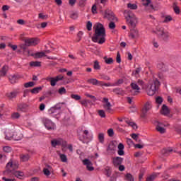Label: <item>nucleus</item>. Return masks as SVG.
<instances>
[{
    "label": "nucleus",
    "mask_w": 181,
    "mask_h": 181,
    "mask_svg": "<svg viewBox=\"0 0 181 181\" xmlns=\"http://www.w3.org/2000/svg\"><path fill=\"white\" fill-rule=\"evenodd\" d=\"M115 23H114V21H111L109 23V29H111L112 30H114V28H115Z\"/></svg>",
    "instance_id": "13d9d810"
},
{
    "label": "nucleus",
    "mask_w": 181,
    "mask_h": 181,
    "mask_svg": "<svg viewBox=\"0 0 181 181\" xmlns=\"http://www.w3.org/2000/svg\"><path fill=\"white\" fill-rule=\"evenodd\" d=\"M48 112L50 115H54V117H56V114H57V109L53 107H51L49 110Z\"/></svg>",
    "instance_id": "f704fd0d"
},
{
    "label": "nucleus",
    "mask_w": 181,
    "mask_h": 181,
    "mask_svg": "<svg viewBox=\"0 0 181 181\" xmlns=\"http://www.w3.org/2000/svg\"><path fill=\"white\" fill-rule=\"evenodd\" d=\"M6 73H8V66L4 65L1 70H0V77H5Z\"/></svg>",
    "instance_id": "b1692460"
},
{
    "label": "nucleus",
    "mask_w": 181,
    "mask_h": 181,
    "mask_svg": "<svg viewBox=\"0 0 181 181\" xmlns=\"http://www.w3.org/2000/svg\"><path fill=\"white\" fill-rule=\"evenodd\" d=\"M105 175L107 177H110V176H111V169L110 168V167H107L105 168Z\"/></svg>",
    "instance_id": "37998d69"
},
{
    "label": "nucleus",
    "mask_w": 181,
    "mask_h": 181,
    "mask_svg": "<svg viewBox=\"0 0 181 181\" xmlns=\"http://www.w3.org/2000/svg\"><path fill=\"white\" fill-rule=\"evenodd\" d=\"M124 179H125V180H127V181H134V176H132V175H131V173H127L124 176Z\"/></svg>",
    "instance_id": "c9c22d12"
},
{
    "label": "nucleus",
    "mask_w": 181,
    "mask_h": 181,
    "mask_svg": "<svg viewBox=\"0 0 181 181\" xmlns=\"http://www.w3.org/2000/svg\"><path fill=\"white\" fill-rule=\"evenodd\" d=\"M88 84H93V86H100V81L95 78H90L87 80Z\"/></svg>",
    "instance_id": "393cba45"
},
{
    "label": "nucleus",
    "mask_w": 181,
    "mask_h": 181,
    "mask_svg": "<svg viewBox=\"0 0 181 181\" xmlns=\"http://www.w3.org/2000/svg\"><path fill=\"white\" fill-rule=\"evenodd\" d=\"M42 122L43 125H45V128L48 129V131H54V129H56V124L52 122V121L49 119L44 117L42 119Z\"/></svg>",
    "instance_id": "423d86ee"
},
{
    "label": "nucleus",
    "mask_w": 181,
    "mask_h": 181,
    "mask_svg": "<svg viewBox=\"0 0 181 181\" xmlns=\"http://www.w3.org/2000/svg\"><path fill=\"white\" fill-rule=\"evenodd\" d=\"M98 115L101 118H105V112L103 110H98Z\"/></svg>",
    "instance_id": "6e6d98bb"
},
{
    "label": "nucleus",
    "mask_w": 181,
    "mask_h": 181,
    "mask_svg": "<svg viewBox=\"0 0 181 181\" xmlns=\"http://www.w3.org/2000/svg\"><path fill=\"white\" fill-rule=\"evenodd\" d=\"M5 139L7 141H11V142H18V141H21L22 137L21 136H6Z\"/></svg>",
    "instance_id": "412c9836"
},
{
    "label": "nucleus",
    "mask_w": 181,
    "mask_h": 181,
    "mask_svg": "<svg viewBox=\"0 0 181 181\" xmlns=\"http://www.w3.org/2000/svg\"><path fill=\"white\" fill-rule=\"evenodd\" d=\"M80 104H81L83 107H85V108H88V104H91V101L90 100L84 99L80 100Z\"/></svg>",
    "instance_id": "c85d7f7f"
},
{
    "label": "nucleus",
    "mask_w": 181,
    "mask_h": 181,
    "mask_svg": "<svg viewBox=\"0 0 181 181\" xmlns=\"http://www.w3.org/2000/svg\"><path fill=\"white\" fill-rule=\"evenodd\" d=\"M156 35L161 40L164 42H168L169 40V37H170V34L168 31H165L163 28H157L156 31Z\"/></svg>",
    "instance_id": "39448f33"
},
{
    "label": "nucleus",
    "mask_w": 181,
    "mask_h": 181,
    "mask_svg": "<svg viewBox=\"0 0 181 181\" xmlns=\"http://www.w3.org/2000/svg\"><path fill=\"white\" fill-rule=\"evenodd\" d=\"M18 111H21V112H28L29 110V104L28 103H20L18 105Z\"/></svg>",
    "instance_id": "4468645a"
},
{
    "label": "nucleus",
    "mask_w": 181,
    "mask_h": 181,
    "mask_svg": "<svg viewBox=\"0 0 181 181\" xmlns=\"http://www.w3.org/2000/svg\"><path fill=\"white\" fill-rule=\"evenodd\" d=\"M18 94H19V89L7 93L6 97H7L8 100H12L13 98H16Z\"/></svg>",
    "instance_id": "dca6fc26"
},
{
    "label": "nucleus",
    "mask_w": 181,
    "mask_h": 181,
    "mask_svg": "<svg viewBox=\"0 0 181 181\" xmlns=\"http://www.w3.org/2000/svg\"><path fill=\"white\" fill-rule=\"evenodd\" d=\"M127 124H128V125H129V127H132V128H133V129H136V128H138V126H136V124H135L133 122H131L129 120H126Z\"/></svg>",
    "instance_id": "e433bc0d"
},
{
    "label": "nucleus",
    "mask_w": 181,
    "mask_h": 181,
    "mask_svg": "<svg viewBox=\"0 0 181 181\" xmlns=\"http://www.w3.org/2000/svg\"><path fill=\"white\" fill-rule=\"evenodd\" d=\"M91 11H92V13L93 14L97 13V4L93 5Z\"/></svg>",
    "instance_id": "bf43d9fd"
},
{
    "label": "nucleus",
    "mask_w": 181,
    "mask_h": 181,
    "mask_svg": "<svg viewBox=\"0 0 181 181\" xmlns=\"http://www.w3.org/2000/svg\"><path fill=\"white\" fill-rule=\"evenodd\" d=\"M159 175H160V173H153L152 175H151L148 177H147L146 181H153L155 180V178H156L157 177L159 176Z\"/></svg>",
    "instance_id": "5701e85b"
},
{
    "label": "nucleus",
    "mask_w": 181,
    "mask_h": 181,
    "mask_svg": "<svg viewBox=\"0 0 181 181\" xmlns=\"http://www.w3.org/2000/svg\"><path fill=\"white\" fill-rule=\"evenodd\" d=\"M21 78V76L19 74H13L8 76V80L11 84H16L19 79Z\"/></svg>",
    "instance_id": "2eb2a0df"
},
{
    "label": "nucleus",
    "mask_w": 181,
    "mask_h": 181,
    "mask_svg": "<svg viewBox=\"0 0 181 181\" xmlns=\"http://www.w3.org/2000/svg\"><path fill=\"white\" fill-rule=\"evenodd\" d=\"M113 93H116L117 95H124L125 93L121 88H115L113 89Z\"/></svg>",
    "instance_id": "cd10ccee"
},
{
    "label": "nucleus",
    "mask_w": 181,
    "mask_h": 181,
    "mask_svg": "<svg viewBox=\"0 0 181 181\" xmlns=\"http://www.w3.org/2000/svg\"><path fill=\"white\" fill-rule=\"evenodd\" d=\"M112 106H103V108L105 110L106 112H112Z\"/></svg>",
    "instance_id": "603ef678"
},
{
    "label": "nucleus",
    "mask_w": 181,
    "mask_h": 181,
    "mask_svg": "<svg viewBox=\"0 0 181 181\" xmlns=\"http://www.w3.org/2000/svg\"><path fill=\"white\" fill-rule=\"evenodd\" d=\"M38 18L40 19H46V18H47V16H45L43 13H40L38 14Z\"/></svg>",
    "instance_id": "338daca9"
},
{
    "label": "nucleus",
    "mask_w": 181,
    "mask_h": 181,
    "mask_svg": "<svg viewBox=\"0 0 181 181\" xmlns=\"http://www.w3.org/2000/svg\"><path fill=\"white\" fill-rule=\"evenodd\" d=\"M152 109V102L148 101L144 104V106L142 109V115L141 117L143 118H145L146 117V114H148V111H151Z\"/></svg>",
    "instance_id": "6e6552de"
},
{
    "label": "nucleus",
    "mask_w": 181,
    "mask_h": 181,
    "mask_svg": "<svg viewBox=\"0 0 181 181\" xmlns=\"http://www.w3.org/2000/svg\"><path fill=\"white\" fill-rule=\"evenodd\" d=\"M104 60L106 64H112V63H114V59L112 58H107V57H105Z\"/></svg>",
    "instance_id": "79ce46f5"
},
{
    "label": "nucleus",
    "mask_w": 181,
    "mask_h": 181,
    "mask_svg": "<svg viewBox=\"0 0 181 181\" xmlns=\"http://www.w3.org/2000/svg\"><path fill=\"white\" fill-rule=\"evenodd\" d=\"M42 90H43V87L42 86L35 87L30 90V93H32V94H39Z\"/></svg>",
    "instance_id": "7c9ffc66"
},
{
    "label": "nucleus",
    "mask_w": 181,
    "mask_h": 181,
    "mask_svg": "<svg viewBox=\"0 0 181 181\" xmlns=\"http://www.w3.org/2000/svg\"><path fill=\"white\" fill-rule=\"evenodd\" d=\"M156 129L158 131V132H160V134H165L166 132V129L163 128V127H166V125L163 124V123H161L160 122H156Z\"/></svg>",
    "instance_id": "ddd939ff"
},
{
    "label": "nucleus",
    "mask_w": 181,
    "mask_h": 181,
    "mask_svg": "<svg viewBox=\"0 0 181 181\" xmlns=\"http://www.w3.org/2000/svg\"><path fill=\"white\" fill-rule=\"evenodd\" d=\"M174 11L176 13V15H179V13H180V8H179V6H175L174 7Z\"/></svg>",
    "instance_id": "680f3d73"
},
{
    "label": "nucleus",
    "mask_w": 181,
    "mask_h": 181,
    "mask_svg": "<svg viewBox=\"0 0 181 181\" xmlns=\"http://www.w3.org/2000/svg\"><path fill=\"white\" fill-rule=\"evenodd\" d=\"M116 62L117 63H121V54H119V52H117Z\"/></svg>",
    "instance_id": "0e129e2a"
},
{
    "label": "nucleus",
    "mask_w": 181,
    "mask_h": 181,
    "mask_svg": "<svg viewBox=\"0 0 181 181\" xmlns=\"http://www.w3.org/2000/svg\"><path fill=\"white\" fill-rule=\"evenodd\" d=\"M63 78H64L63 75H58L55 78H47V80H49L52 87H54V86H56V84L57 83V81H61V80H63Z\"/></svg>",
    "instance_id": "9d476101"
},
{
    "label": "nucleus",
    "mask_w": 181,
    "mask_h": 181,
    "mask_svg": "<svg viewBox=\"0 0 181 181\" xmlns=\"http://www.w3.org/2000/svg\"><path fill=\"white\" fill-rule=\"evenodd\" d=\"M71 98H73L74 100H76V101H78V100H81V96L78 95L72 94L71 95Z\"/></svg>",
    "instance_id": "3c124183"
},
{
    "label": "nucleus",
    "mask_w": 181,
    "mask_h": 181,
    "mask_svg": "<svg viewBox=\"0 0 181 181\" xmlns=\"http://www.w3.org/2000/svg\"><path fill=\"white\" fill-rule=\"evenodd\" d=\"M93 69H95V70H100V69H101V67L100 66V63H98V61L94 62Z\"/></svg>",
    "instance_id": "de8ad7c7"
},
{
    "label": "nucleus",
    "mask_w": 181,
    "mask_h": 181,
    "mask_svg": "<svg viewBox=\"0 0 181 181\" xmlns=\"http://www.w3.org/2000/svg\"><path fill=\"white\" fill-rule=\"evenodd\" d=\"M19 168V163L18 161L14 160H10V161L6 165V170L4 173L6 175H9L10 176H15L18 179H22L24 176L23 172L16 171V169Z\"/></svg>",
    "instance_id": "7ed1b4c3"
},
{
    "label": "nucleus",
    "mask_w": 181,
    "mask_h": 181,
    "mask_svg": "<svg viewBox=\"0 0 181 181\" xmlns=\"http://www.w3.org/2000/svg\"><path fill=\"white\" fill-rule=\"evenodd\" d=\"M93 29L95 33L92 37V41H93L94 43H98V45H103V43H105L107 34L105 33L104 25L100 23H97L94 25Z\"/></svg>",
    "instance_id": "f03ea898"
},
{
    "label": "nucleus",
    "mask_w": 181,
    "mask_h": 181,
    "mask_svg": "<svg viewBox=\"0 0 181 181\" xmlns=\"http://www.w3.org/2000/svg\"><path fill=\"white\" fill-rule=\"evenodd\" d=\"M3 151L7 153H9V152H12V148L10 146H4L3 148Z\"/></svg>",
    "instance_id": "8fccbe9b"
},
{
    "label": "nucleus",
    "mask_w": 181,
    "mask_h": 181,
    "mask_svg": "<svg viewBox=\"0 0 181 181\" xmlns=\"http://www.w3.org/2000/svg\"><path fill=\"white\" fill-rule=\"evenodd\" d=\"M127 8L129 9H132L133 11H135V10L138 9V6L136 4L129 3V4H127Z\"/></svg>",
    "instance_id": "72a5a7b5"
},
{
    "label": "nucleus",
    "mask_w": 181,
    "mask_h": 181,
    "mask_svg": "<svg viewBox=\"0 0 181 181\" xmlns=\"http://www.w3.org/2000/svg\"><path fill=\"white\" fill-rule=\"evenodd\" d=\"M30 158V156H29V154L28 153L20 155V159L21 162H28V160H29Z\"/></svg>",
    "instance_id": "a878e982"
},
{
    "label": "nucleus",
    "mask_w": 181,
    "mask_h": 181,
    "mask_svg": "<svg viewBox=\"0 0 181 181\" xmlns=\"http://www.w3.org/2000/svg\"><path fill=\"white\" fill-rule=\"evenodd\" d=\"M159 87H160V82L158 78H153L152 80H150L146 89L148 95H155L156 91L159 90Z\"/></svg>",
    "instance_id": "20e7f679"
},
{
    "label": "nucleus",
    "mask_w": 181,
    "mask_h": 181,
    "mask_svg": "<svg viewBox=\"0 0 181 181\" xmlns=\"http://www.w3.org/2000/svg\"><path fill=\"white\" fill-rule=\"evenodd\" d=\"M124 15L130 28L129 37H131V39H138L139 37V31L135 28L138 22V18L135 14L129 10H125Z\"/></svg>",
    "instance_id": "f257e3e1"
},
{
    "label": "nucleus",
    "mask_w": 181,
    "mask_h": 181,
    "mask_svg": "<svg viewBox=\"0 0 181 181\" xmlns=\"http://www.w3.org/2000/svg\"><path fill=\"white\" fill-rule=\"evenodd\" d=\"M50 169H52L50 165H48V168L43 169L44 175H45V176H50Z\"/></svg>",
    "instance_id": "a19ab883"
},
{
    "label": "nucleus",
    "mask_w": 181,
    "mask_h": 181,
    "mask_svg": "<svg viewBox=\"0 0 181 181\" xmlns=\"http://www.w3.org/2000/svg\"><path fill=\"white\" fill-rule=\"evenodd\" d=\"M123 160H124V158H122L121 157L113 158L112 162H113L114 166H115V167L119 166L122 163Z\"/></svg>",
    "instance_id": "f3484780"
},
{
    "label": "nucleus",
    "mask_w": 181,
    "mask_h": 181,
    "mask_svg": "<svg viewBox=\"0 0 181 181\" xmlns=\"http://www.w3.org/2000/svg\"><path fill=\"white\" fill-rule=\"evenodd\" d=\"M40 42V40L37 38H28L25 40V45L28 47L36 46L37 45H39Z\"/></svg>",
    "instance_id": "1a4fd4ad"
},
{
    "label": "nucleus",
    "mask_w": 181,
    "mask_h": 181,
    "mask_svg": "<svg viewBox=\"0 0 181 181\" xmlns=\"http://www.w3.org/2000/svg\"><path fill=\"white\" fill-rule=\"evenodd\" d=\"M59 156L64 163H66V162H67V156H66L65 154L59 153Z\"/></svg>",
    "instance_id": "ea45409f"
},
{
    "label": "nucleus",
    "mask_w": 181,
    "mask_h": 181,
    "mask_svg": "<svg viewBox=\"0 0 181 181\" xmlns=\"http://www.w3.org/2000/svg\"><path fill=\"white\" fill-rule=\"evenodd\" d=\"M86 29H88V31H90L93 29V23H91V21H88L87 22Z\"/></svg>",
    "instance_id": "09e8293b"
},
{
    "label": "nucleus",
    "mask_w": 181,
    "mask_h": 181,
    "mask_svg": "<svg viewBox=\"0 0 181 181\" xmlns=\"http://www.w3.org/2000/svg\"><path fill=\"white\" fill-rule=\"evenodd\" d=\"M104 18L107 19V21H110L113 22H117L118 21L117 17H115V15L114 14V13L110 9L105 10Z\"/></svg>",
    "instance_id": "0eeeda50"
},
{
    "label": "nucleus",
    "mask_w": 181,
    "mask_h": 181,
    "mask_svg": "<svg viewBox=\"0 0 181 181\" xmlns=\"http://www.w3.org/2000/svg\"><path fill=\"white\" fill-rule=\"evenodd\" d=\"M99 86H100V87L105 86V87H115V85H114V83H104L103 81H100L99 83Z\"/></svg>",
    "instance_id": "473e14b6"
},
{
    "label": "nucleus",
    "mask_w": 181,
    "mask_h": 181,
    "mask_svg": "<svg viewBox=\"0 0 181 181\" xmlns=\"http://www.w3.org/2000/svg\"><path fill=\"white\" fill-rule=\"evenodd\" d=\"M103 102L105 103L103 104V107H112V105H111V103H110V101L108 100V98H104Z\"/></svg>",
    "instance_id": "58836bf2"
},
{
    "label": "nucleus",
    "mask_w": 181,
    "mask_h": 181,
    "mask_svg": "<svg viewBox=\"0 0 181 181\" xmlns=\"http://www.w3.org/2000/svg\"><path fill=\"white\" fill-rule=\"evenodd\" d=\"M0 160H1V162H5V160H6V156L0 154Z\"/></svg>",
    "instance_id": "69168bd1"
},
{
    "label": "nucleus",
    "mask_w": 181,
    "mask_h": 181,
    "mask_svg": "<svg viewBox=\"0 0 181 181\" xmlns=\"http://www.w3.org/2000/svg\"><path fill=\"white\" fill-rule=\"evenodd\" d=\"M63 104H64V103H57V105H54V108L56 109L57 111H59L62 110V107H63Z\"/></svg>",
    "instance_id": "49530a36"
},
{
    "label": "nucleus",
    "mask_w": 181,
    "mask_h": 181,
    "mask_svg": "<svg viewBox=\"0 0 181 181\" xmlns=\"http://www.w3.org/2000/svg\"><path fill=\"white\" fill-rule=\"evenodd\" d=\"M71 19H77V18H78V14H77V13H73L71 14Z\"/></svg>",
    "instance_id": "774afa93"
},
{
    "label": "nucleus",
    "mask_w": 181,
    "mask_h": 181,
    "mask_svg": "<svg viewBox=\"0 0 181 181\" xmlns=\"http://www.w3.org/2000/svg\"><path fill=\"white\" fill-rule=\"evenodd\" d=\"M117 148H118V151H117L118 155L119 156H124V155H125V152L124 151L125 146H124V144H122V143H119Z\"/></svg>",
    "instance_id": "aec40b11"
},
{
    "label": "nucleus",
    "mask_w": 181,
    "mask_h": 181,
    "mask_svg": "<svg viewBox=\"0 0 181 181\" xmlns=\"http://www.w3.org/2000/svg\"><path fill=\"white\" fill-rule=\"evenodd\" d=\"M34 57L35 59H42V57H47V59H48L49 60H54L56 59L53 57H47V55H46V53H45L44 52H40L34 54Z\"/></svg>",
    "instance_id": "f8f14e48"
},
{
    "label": "nucleus",
    "mask_w": 181,
    "mask_h": 181,
    "mask_svg": "<svg viewBox=\"0 0 181 181\" xmlns=\"http://www.w3.org/2000/svg\"><path fill=\"white\" fill-rule=\"evenodd\" d=\"M160 114H162V115H169V114H170V110L166 105H163L160 110Z\"/></svg>",
    "instance_id": "6ab92c4d"
},
{
    "label": "nucleus",
    "mask_w": 181,
    "mask_h": 181,
    "mask_svg": "<svg viewBox=\"0 0 181 181\" xmlns=\"http://www.w3.org/2000/svg\"><path fill=\"white\" fill-rule=\"evenodd\" d=\"M130 86L133 90H131L132 95H138V94H139V90H141V88H139L138 83H136V82H132Z\"/></svg>",
    "instance_id": "9b49d317"
},
{
    "label": "nucleus",
    "mask_w": 181,
    "mask_h": 181,
    "mask_svg": "<svg viewBox=\"0 0 181 181\" xmlns=\"http://www.w3.org/2000/svg\"><path fill=\"white\" fill-rule=\"evenodd\" d=\"M34 86H35V82H32V81L28 82V83H25L24 84V87L25 88H29V87H33Z\"/></svg>",
    "instance_id": "a18cd8bd"
},
{
    "label": "nucleus",
    "mask_w": 181,
    "mask_h": 181,
    "mask_svg": "<svg viewBox=\"0 0 181 181\" xmlns=\"http://www.w3.org/2000/svg\"><path fill=\"white\" fill-rule=\"evenodd\" d=\"M107 134L109 135V136H112L114 135V129H109L107 130Z\"/></svg>",
    "instance_id": "e2e57ef3"
},
{
    "label": "nucleus",
    "mask_w": 181,
    "mask_h": 181,
    "mask_svg": "<svg viewBox=\"0 0 181 181\" xmlns=\"http://www.w3.org/2000/svg\"><path fill=\"white\" fill-rule=\"evenodd\" d=\"M83 165H85L86 166H88V165H91V161H90V160L86 158L83 160Z\"/></svg>",
    "instance_id": "864d4df0"
},
{
    "label": "nucleus",
    "mask_w": 181,
    "mask_h": 181,
    "mask_svg": "<svg viewBox=\"0 0 181 181\" xmlns=\"http://www.w3.org/2000/svg\"><path fill=\"white\" fill-rule=\"evenodd\" d=\"M58 93L60 94V95H63V94H66L67 91L66 90L65 87H62L58 90Z\"/></svg>",
    "instance_id": "c03bdc74"
},
{
    "label": "nucleus",
    "mask_w": 181,
    "mask_h": 181,
    "mask_svg": "<svg viewBox=\"0 0 181 181\" xmlns=\"http://www.w3.org/2000/svg\"><path fill=\"white\" fill-rule=\"evenodd\" d=\"M171 152H177L176 150L173 151V148H164L161 151V153L163 155H165V156H168Z\"/></svg>",
    "instance_id": "4be33fe9"
},
{
    "label": "nucleus",
    "mask_w": 181,
    "mask_h": 181,
    "mask_svg": "<svg viewBox=\"0 0 181 181\" xmlns=\"http://www.w3.org/2000/svg\"><path fill=\"white\" fill-rule=\"evenodd\" d=\"M156 103H157V104H162V103H163V99L162 97L158 96L156 98Z\"/></svg>",
    "instance_id": "4d7b16f0"
},
{
    "label": "nucleus",
    "mask_w": 181,
    "mask_h": 181,
    "mask_svg": "<svg viewBox=\"0 0 181 181\" xmlns=\"http://www.w3.org/2000/svg\"><path fill=\"white\" fill-rule=\"evenodd\" d=\"M141 73V68H136V70L133 71L132 74L133 76H138Z\"/></svg>",
    "instance_id": "5fc2aeb1"
},
{
    "label": "nucleus",
    "mask_w": 181,
    "mask_h": 181,
    "mask_svg": "<svg viewBox=\"0 0 181 181\" xmlns=\"http://www.w3.org/2000/svg\"><path fill=\"white\" fill-rule=\"evenodd\" d=\"M162 18H164L163 23H169V22L172 21L173 19L172 16L169 15L163 16Z\"/></svg>",
    "instance_id": "2f4dec72"
},
{
    "label": "nucleus",
    "mask_w": 181,
    "mask_h": 181,
    "mask_svg": "<svg viewBox=\"0 0 181 181\" xmlns=\"http://www.w3.org/2000/svg\"><path fill=\"white\" fill-rule=\"evenodd\" d=\"M30 66L31 67H40L41 62H31L30 63Z\"/></svg>",
    "instance_id": "4c0bfd02"
},
{
    "label": "nucleus",
    "mask_w": 181,
    "mask_h": 181,
    "mask_svg": "<svg viewBox=\"0 0 181 181\" xmlns=\"http://www.w3.org/2000/svg\"><path fill=\"white\" fill-rule=\"evenodd\" d=\"M68 146L69 144H67V141L61 139V146L62 152H66Z\"/></svg>",
    "instance_id": "bb28decb"
},
{
    "label": "nucleus",
    "mask_w": 181,
    "mask_h": 181,
    "mask_svg": "<svg viewBox=\"0 0 181 181\" xmlns=\"http://www.w3.org/2000/svg\"><path fill=\"white\" fill-rule=\"evenodd\" d=\"M51 145L53 148H56V146H61L62 145V139H54L51 141Z\"/></svg>",
    "instance_id": "a211bd4d"
},
{
    "label": "nucleus",
    "mask_w": 181,
    "mask_h": 181,
    "mask_svg": "<svg viewBox=\"0 0 181 181\" xmlns=\"http://www.w3.org/2000/svg\"><path fill=\"white\" fill-rule=\"evenodd\" d=\"M151 3L152 1L151 0H142V4L144 6H150L151 9H153V5Z\"/></svg>",
    "instance_id": "c756f323"
},
{
    "label": "nucleus",
    "mask_w": 181,
    "mask_h": 181,
    "mask_svg": "<svg viewBox=\"0 0 181 181\" xmlns=\"http://www.w3.org/2000/svg\"><path fill=\"white\" fill-rule=\"evenodd\" d=\"M12 118L18 119L21 117V115L18 112H14L11 115Z\"/></svg>",
    "instance_id": "052dcab7"
}]
</instances>
